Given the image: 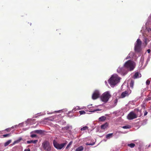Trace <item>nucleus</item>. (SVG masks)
I'll return each instance as SVG.
<instances>
[{"label": "nucleus", "mask_w": 151, "mask_h": 151, "mask_svg": "<svg viewBox=\"0 0 151 151\" xmlns=\"http://www.w3.org/2000/svg\"><path fill=\"white\" fill-rule=\"evenodd\" d=\"M142 42L139 39L137 40L134 43V50L136 52L139 53L141 55L142 53Z\"/></svg>", "instance_id": "1"}, {"label": "nucleus", "mask_w": 151, "mask_h": 151, "mask_svg": "<svg viewBox=\"0 0 151 151\" xmlns=\"http://www.w3.org/2000/svg\"><path fill=\"white\" fill-rule=\"evenodd\" d=\"M135 65V63L134 61L128 60L124 63V66L128 70L131 71L134 69Z\"/></svg>", "instance_id": "2"}, {"label": "nucleus", "mask_w": 151, "mask_h": 151, "mask_svg": "<svg viewBox=\"0 0 151 151\" xmlns=\"http://www.w3.org/2000/svg\"><path fill=\"white\" fill-rule=\"evenodd\" d=\"M120 78L117 75H113L108 81L109 83L111 85L114 86L120 81Z\"/></svg>", "instance_id": "3"}, {"label": "nucleus", "mask_w": 151, "mask_h": 151, "mask_svg": "<svg viewBox=\"0 0 151 151\" xmlns=\"http://www.w3.org/2000/svg\"><path fill=\"white\" fill-rule=\"evenodd\" d=\"M53 145L55 148L58 150H61L67 144V142L65 141V143L59 144L55 140H53Z\"/></svg>", "instance_id": "4"}, {"label": "nucleus", "mask_w": 151, "mask_h": 151, "mask_svg": "<svg viewBox=\"0 0 151 151\" xmlns=\"http://www.w3.org/2000/svg\"><path fill=\"white\" fill-rule=\"evenodd\" d=\"M111 97L108 92H106L104 93L101 97V99L103 101L106 102L108 101L109 99Z\"/></svg>", "instance_id": "5"}, {"label": "nucleus", "mask_w": 151, "mask_h": 151, "mask_svg": "<svg viewBox=\"0 0 151 151\" xmlns=\"http://www.w3.org/2000/svg\"><path fill=\"white\" fill-rule=\"evenodd\" d=\"M42 146L45 150L47 151H50L51 150V147L50 144L47 141L44 142L42 144Z\"/></svg>", "instance_id": "6"}, {"label": "nucleus", "mask_w": 151, "mask_h": 151, "mask_svg": "<svg viewBox=\"0 0 151 151\" xmlns=\"http://www.w3.org/2000/svg\"><path fill=\"white\" fill-rule=\"evenodd\" d=\"M142 109H139V108H137L134 109V112L135 114L137 116V117H140L141 116L142 114Z\"/></svg>", "instance_id": "7"}, {"label": "nucleus", "mask_w": 151, "mask_h": 151, "mask_svg": "<svg viewBox=\"0 0 151 151\" xmlns=\"http://www.w3.org/2000/svg\"><path fill=\"white\" fill-rule=\"evenodd\" d=\"M134 111L130 112L127 115V118L129 120H132L137 118V116Z\"/></svg>", "instance_id": "8"}, {"label": "nucleus", "mask_w": 151, "mask_h": 151, "mask_svg": "<svg viewBox=\"0 0 151 151\" xmlns=\"http://www.w3.org/2000/svg\"><path fill=\"white\" fill-rule=\"evenodd\" d=\"M100 95V93L98 90H95L93 92L92 96V98L93 99H96L98 98Z\"/></svg>", "instance_id": "9"}, {"label": "nucleus", "mask_w": 151, "mask_h": 151, "mask_svg": "<svg viewBox=\"0 0 151 151\" xmlns=\"http://www.w3.org/2000/svg\"><path fill=\"white\" fill-rule=\"evenodd\" d=\"M131 93V91H124L121 94V97L122 98H124L126 96H128Z\"/></svg>", "instance_id": "10"}, {"label": "nucleus", "mask_w": 151, "mask_h": 151, "mask_svg": "<svg viewBox=\"0 0 151 151\" xmlns=\"http://www.w3.org/2000/svg\"><path fill=\"white\" fill-rule=\"evenodd\" d=\"M141 76V74L138 72H136L135 73L134 76H133V78L136 79L139 78Z\"/></svg>", "instance_id": "11"}, {"label": "nucleus", "mask_w": 151, "mask_h": 151, "mask_svg": "<svg viewBox=\"0 0 151 151\" xmlns=\"http://www.w3.org/2000/svg\"><path fill=\"white\" fill-rule=\"evenodd\" d=\"M108 124L106 122L104 124L101 125V128L102 129L105 130L108 127Z\"/></svg>", "instance_id": "12"}, {"label": "nucleus", "mask_w": 151, "mask_h": 151, "mask_svg": "<svg viewBox=\"0 0 151 151\" xmlns=\"http://www.w3.org/2000/svg\"><path fill=\"white\" fill-rule=\"evenodd\" d=\"M38 141L37 140H30V141H27V144H30V143H33V144H36Z\"/></svg>", "instance_id": "13"}, {"label": "nucleus", "mask_w": 151, "mask_h": 151, "mask_svg": "<svg viewBox=\"0 0 151 151\" xmlns=\"http://www.w3.org/2000/svg\"><path fill=\"white\" fill-rule=\"evenodd\" d=\"M106 119V117L104 116H102L99 119V121L100 122L104 121Z\"/></svg>", "instance_id": "14"}, {"label": "nucleus", "mask_w": 151, "mask_h": 151, "mask_svg": "<svg viewBox=\"0 0 151 151\" xmlns=\"http://www.w3.org/2000/svg\"><path fill=\"white\" fill-rule=\"evenodd\" d=\"M113 135V133L109 134L106 136V138L107 139H109L112 137Z\"/></svg>", "instance_id": "15"}, {"label": "nucleus", "mask_w": 151, "mask_h": 151, "mask_svg": "<svg viewBox=\"0 0 151 151\" xmlns=\"http://www.w3.org/2000/svg\"><path fill=\"white\" fill-rule=\"evenodd\" d=\"M83 149V148L82 146H80L77 148L76 149V151H81Z\"/></svg>", "instance_id": "16"}, {"label": "nucleus", "mask_w": 151, "mask_h": 151, "mask_svg": "<svg viewBox=\"0 0 151 151\" xmlns=\"http://www.w3.org/2000/svg\"><path fill=\"white\" fill-rule=\"evenodd\" d=\"M34 132L37 134H42L43 133V131L41 130H37L34 131Z\"/></svg>", "instance_id": "17"}, {"label": "nucleus", "mask_w": 151, "mask_h": 151, "mask_svg": "<svg viewBox=\"0 0 151 151\" xmlns=\"http://www.w3.org/2000/svg\"><path fill=\"white\" fill-rule=\"evenodd\" d=\"M122 128L124 129H130L131 128V126L130 125H127L126 126L122 127Z\"/></svg>", "instance_id": "18"}, {"label": "nucleus", "mask_w": 151, "mask_h": 151, "mask_svg": "<svg viewBox=\"0 0 151 151\" xmlns=\"http://www.w3.org/2000/svg\"><path fill=\"white\" fill-rule=\"evenodd\" d=\"M11 140H9L7 141L6 142L4 143V146L5 147L6 146L8 145L11 142Z\"/></svg>", "instance_id": "19"}, {"label": "nucleus", "mask_w": 151, "mask_h": 151, "mask_svg": "<svg viewBox=\"0 0 151 151\" xmlns=\"http://www.w3.org/2000/svg\"><path fill=\"white\" fill-rule=\"evenodd\" d=\"M128 146L132 148H133L135 146V144L134 143H131L128 144Z\"/></svg>", "instance_id": "20"}, {"label": "nucleus", "mask_w": 151, "mask_h": 151, "mask_svg": "<svg viewBox=\"0 0 151 151\" xmlns=\"http://www.w3.org/2000/svg\"><path fill=\"white\" fill-rule=\"evenodd\" d=\"M22 139V138H19V139H18V140H16V141H15L13 144H15V143H18L20 141H21V140Z\"/></svg>", "instance_id": "21"}, {"label": "nucleus", "mask_w": 151, "mask_h": 151, "mask_svg": "<svg viewBox=\"0 0 151 151\" xmlns=\"http://www.w3.org/2000/svg\"><path fill=\"white\" fill-rule=\"evenodd\" d=\"M88 129V127L87 126H85L83 127V128H82L81 129V131L85 130L86 129Z\"/></svg>", "instance_id": "22"}, {"label": "nucleus", "mask_w": 151, "mask_h": 151, "mask_svg": "<svg viewBox=\"0 0 151 151\" xmlns=\"http://www.w3.org/2000/svg\"><path fill=\"white\" fill-rule=\"evenodd\" d=\"M142 111L144 113V116H145L148 113L147 112V111L146 110H145V108H144L143 109H142Z\"/></svg>", "instance_id": "23"}, {"label": "nucleus", "mask_w": 151, "mask_h": 151, "mask_svg": "<svg viewBox=\"0 0 151 151\" xmlns=\"http://www.w3.org/2000/svg\"><path fill=\"white\" fill-rule=\"evenodd\" d=\"M134 83V82L133 80H132L131 81V83H130V86L132 88H133V87Z\"/></svg>", "instance_id": "24"}, {"label": "nucleus", "mask_w": 151, "mask_h": 151, "mask_svg": "<svg viewBox=\"0 0 151 151\" xmlns=\"http://www.w3.org/2000/svg\"><path fill=\"white\" fill-rule=\"evenodd\" d=\"M123 70V68H119L117 69V71L118 72L120 73Z\"/></svg>", "instance_id": "25"}, {"label": "nucleus", "mask_w": 151, "mask_h": 151, "mask_svg": "<svg viewBox=\"0 0 151 151\" xmlns=\"http://www.w3.org/2000/svg\"><path fill=\"white\" fill-rule=\"evenodd\" d=\"M72 141H70L67 145V147H66V149H67L69 147L72 145Z\"/></svg>", "instance_id": "26"}, {"label": "nucleus", "mask_w": 151, "mask_h": 151, "mask_svg": "<svg viewBox=\"0 0 151 151\" xmlns=\"http://www.w3.org/2000/svg\"><path fill=\"white\" fill-rule=\"evenodd\" d=\"M148 39L147 38H145L144 40V42L145 43V47L147 45V41Z\"/></svg>", "instance_id": "27"}, {"label": "nucleus", "mask_w": 151, "mask_h": 151, "mask_svg": "<svg viewBox=\"0 0 151 151\" xmlns=\"http://www.w3.org/2000/svg\"><path fill=\"white\" fill-rule=\"evenodd\" d=\"M79 112L80 115L85 114L86 113V112L83 110L80 111Z\"/></svg>", "instance_id": "28"}, {"label": "nucleus", "mask_w": 151, "mask_h": 151, "mask_svg": "<svg viewBox=\"0 0 151 151\" xmlns=\"http://www.w3.org/2000/svg\"><path fill=\"white\" fill-rule=\"evenodd\" d=\"M10 136V134H4L3 135V137H8Z\"/></svg>", "instance_id": "29"}, {"label": "nucleus", "mask_w": 151, "mask_h": 151, "mask_svg": "<svg viewBox=\"0 0 151 151\" xmlns=\"http://www.w3.org/2000/svg\"><path fill=\"white\" fill-rule=\"evenodd\" d=\"M150 80H147L146 81V84L147 85H149L150 84Z\"/></svg>", "instance_id": "30"}, {"label": "nucleus", "mask_w": 151, "mask_h": 151, "mask_svg": "<svg viewBox=\"0 0 151 151\" xmlns=\"http://www.w3.org/2000/svg\"><path fill=\"white\" fill-rule=\"evenodd\" d=\"M69 128L70 127H69V126H67L65 127H64L63 128V129L64 130H68L69 129Z\"/></svg>", "instance_id": "31"}, {"label": "nucleus", "mask_w": 151, "mask_h": 151, "mask_svg": "<svg viewBox=\"0 0 151 151\" xmlns=\"http://www.w3.org/2000/svg\"><path fill=\"white\" fill-rule=\"evenodd\" d=\"M30 137L32 138L35 137H37V135L35 134H32L31 135Z\"/></svg>", "instance_id": "32"}, {"label": "nucleus", "mask_w": 151, "mask_h": 151, "mask_svg": "<svg viewBox=\"0 0 151 151\" xmlns=\"http://www.w3.org/2000/svg\"><path fill=\"white\" fill-rule=\"evenodd\" d=\"M101 110V109H96V110H94V111H93V112H94L96 111H100Z\"/></svg>", "instance_id": "33"}, {"label": "nucleus", "mask_w": 151, "mask_h": 151, "mask_svg": "<svg viewBox=\"0 0 151 151\" xmlns=\"http://www.w3.org/2000/svg\"><path fill=\"white\" fill-rule=\"evenodd\" d=\"M147 52L148 53H150L151 52V50L150 49H148L147 50Z\"/></svg>", "instance_id": "34"}, {"label": "nucleus", "mask_w": 151, "mask_h": 151, "mask_svg": "<svg viewBox=\"0 0 151 151\" xmlns=\"http://www.w3.org/2000/svg\"><path fill=\"white\" fill-rule=\"evenodd\" d=\"M24 151H30V150L29 148H27V149H25L24 150Z\"/></svg>", "instance_id": "35"}, {"label": "nucleus", "mask_w": 151, "mask_h": 151, "mask_svg": "<svg viewBox=\"0 0 151 151\" xmlns=\"http://www.w3.org/2000/svg\"><path fill=\"white\" fill-rule=\"evenodd\" d=\"M62 110H59V111H55V112H60Z\"/></svg>", "instance_id": "36"}, {"label": "nucleus", "mask_w": 151, "mask_h": 151, "mask_svg": "<svg viewBox=\"0 0 151 151\" xmlns=\"http://www.w3.org/2000/svg\"><path fill=\"white\" fill-rule=\"evenodd\" d=\"M147 101H149L151 100V98L150 97H148V98L147 99Z\"/></svg>", "instance_id": "37"}, {"label": "nucleus", "mask_w": 151, "mask_h": 151, "mask_svg": "<svg viewBox=\"0 0 151 151\" xmlns=\"http://www.w3.org/2000/svg\"><path fill=\"white\" fill-rule=\"evenodd\" d=\"M86 145H91V144H89V143H87Z\"/></svg>", "instance_id": "38"}, {"label": "nucleus", "mask_w": 151, "mask_h": 151, "mask_svg": "<svg viewBox=\"0 0 151 151\" xmlns=\"http://www.w3.org/2000/svg\"><path fill=\"white\" fill-rule=\"evenodd\" d=\"M127 73V72H126L124 74H126Z\"/></svg>", "instance_id": "39"}, {"label": "nucleus", "mask_w": 151, "mask_h": 151, "mask_svg": "<svg viewBox=\"0 0 151 151\" xmlns=\"http://www.w3.org/2000/svg\"><path fill=\"white\" fill-rule=\"evenodd\" d=\"M116 102H117V100L116 99Z\"/></svg>", "instance_id": "40"}, {"label": "nucleus", "mask_w": 151, "mask_h": 151, "mask_svg": "<svg viewBox=\"0 0 151 151\" xmlns=\"http://www.w3.org/2000/svg\"><path fill=\"white\" fill-rule=\"evenodd\" d=\"M6 130L8 131V130L7 129H6Z\"/></svg>", "instance_id": "41"}, {"label": "nucleus", "mask_w": 151, "mask_h": 151, "mask_svg": "<svg viewBox=\"0 0 151 151\" xmlns=\"http://www.w3.org/2000/svg\"><path fill=\"white\" fill-rule=\"evenodd\" d=\"M105 83H107V82L106 81H105Z\"/></svg>", "instance_id": "42"}]
</instances>
